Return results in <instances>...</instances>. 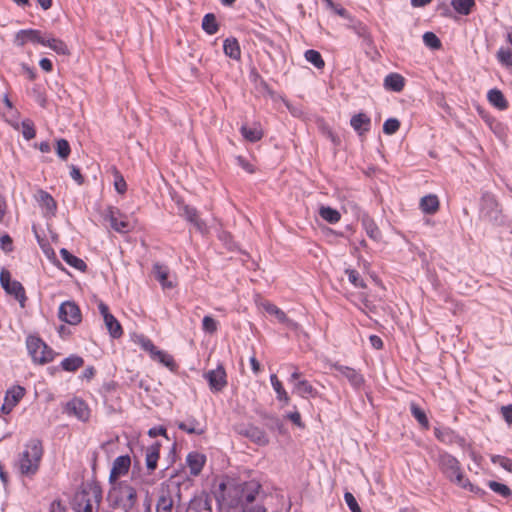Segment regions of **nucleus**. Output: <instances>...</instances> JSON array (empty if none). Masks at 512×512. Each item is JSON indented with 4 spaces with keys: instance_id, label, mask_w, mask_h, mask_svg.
<instances>
[{
    "instance_id": "1",
    "label": "nucleus",
    "mask_w": 512,
    "mask_h": 512,
    "mask_svg": "<svg viewBox=\"0 0 512 512\" xmlns=\"http://www.w3.org/2000/svg\"><path fill=\"white\" fill-rule=\"evenodd\" d=\"M226 484L224 482L219 484L222 500L229 508H241L245 510L246 507L256 500L262 486L256 480H250L241 484L233 485L226 491Z\"/></svg>"
},
{
    "instance_id": "2",
    "label": "nucleus",
    "mask_w": 512,
    "mask_h": 512,
    "mask_svg": "<svg viewBox=\"0 0 512 512\" xmlns=\"http://www.w3.org/2000/svg\"><path fill=\"white\" fill-rule=\"evenodd\" d=\"M43 455L44 448L40 439L32 438L27 441L15 462L19 474L29 479L33 478L40 469Z\"/></svg>"
},
{
    "instance_id": "3",
    "label": "nucleus",
    "mask_w": 512,
    "mask_h": 512,
    "mask_svg": "<svg viewBox=\"0 0 512 512\" xmlns=\"http://www.w3.org/2000/svg\"><path fill=\"white\" fill-rule=\"evenodd\" d=\"M439 467L442 473L457 486L476 494L482 492L480 488L474 486L469 479L465 477L461 470L460 462L453 455L449 453L440 454Z\"/></svg>"
},
{
    "instance_id": "4",
    "label": "nucleus",
    "mask_w": 512,
    "mask_h": 512,
    "mask_svg": "<svg viewBox=\"0 0 512 512\" xmlns=\"http://www.w3.org/2000/svg\"><path fill=\"white\" fill-rule=\"evenodd\" d=\"M107 498L112 507L124 512H131L138 501L136 489L127 481L111 484Z\"/></svg>"
},
{
    "instance_id": "5",
    "label": "nucleus",
    "mask_w": 512,
    "mask_h": 512,
    "mask_svg": "<svg viewBox=\"0 0 512 512\" xmlns=\"http://www.w3.org/2000/svg\"><path fill=\"white\" fill-rule=\"evenodd\" d=\"M102 500V490L97 484H88L78 491L73 499L77 512H95Z\"/></svg>"
},
{
    "instance_id": "6",
    "label": "nucleus",
    "mask_w": 512,
    "mask_h": 512,
    "mask_svg": "<svg viewBox=\"0 0 512 512\" xmlns=\"http://www.w3.org/2000/svg\"><path fill=\"white\" fill-rule=\"evenodd\" d=\"M28 353L34 362L47 363L53 360V351L37 336H29L26 340Z\"/></svg>"
},
{
    "instance_id": "7",
    "label": "nucleus",
    "mask_w": 512,
    "mask_h": 512,
    "mask_svg": "<svg viewBox=\"0 0 512 512\" xmlns=\"http://www.w3.org/2000/svg\"><path fill=\"white\" fill-rule=\"evenodd\" d=\"M0 284L7 294L14 296L21 307L25 306L27 297L23 285L19 281L11 280V274L6 269L1 270Z\"/></svg>"
},
{
    "instance_id": "8",
    "label": "nucleus",
    "mask_w": 512,
    "mask_h": 512,
    "mask_svg": "<svg viewBox=\"0 0 512 512\" xmlns=\"http://www.w3.org/2000/svg\"><path fill=\"white\" fill-rule=\"evenodd\" d=\"M104 217L109 221L111 228L118 233H128L132 230V225L127 217L115 207L109 206Z\"/></svg>"
},
{
    "instance_id": "9",
    "label": "nucleus",
    "mask_w": 512,
    "mask_h": 512,
    "mask_svg": "<svg viewBox=\"0 0 512 512\" xmlns=\"http://www.w3.org/2000/svg\"><path fill=\"white\" fill-rule=\"evenodd\" d=\"M58 318L69 325H78L82 321V313L76 302L64 301L59 306Z\"/></svg>"
},
{
    "instance_id": "10",
    "label": "nucleus",
    "mask_w": 512,
    "mask_h": 512,
    "mask_svg": "<svg viewBox=\"0 0 512 512\" xmlns=\"http://www.w3.org/2000/svg\"><path fill=\"white\" fill-rule=\"evenodd\" d=\"M203 377L207 380L211 392H221L227 386V374L222 364L215 369L204 373Z\"/></svg>"
},
{
    "instance_id": "11",
    "label": "nucleus",
    "mask_w": 512,
    "mask_h": 512,
    "mask_svg": "<svg viewBox=\"0 0 512 512\" xmlns=\"http://www.w3.org/2000/svg\"><path fill=\"white\" fill-rule=\"evenodd\" d=\"M98 310L103 317V321L109 335L114 339L120 338L123 335L122 326L120 322L114 317V315L110 313L108 305H106L103 301H99Z\"/></svg>"
},
{
    "instance_id": "12",
    "label": "nucleus",
    "mask_w": 512,
    "mask_h": 512,
    "mask_svg": "<svg viewBox=\"0 0 512 512\" xmlns=\"http://www.w3.org/2000/svg\"><path fill=\"white\" fill-rule=\"evenodd\" d=\"M25 392V388L20 385H14L9 388L5 393L4 403L1 407L2 413L9 414L24 397Z\"/></svg>"
},
{
    "instance_id": "13",
    "label": "nucleus",
    "mask_w": 512,
    "mask_h": 512,
    "mask_svg": "<svg viewBox=\"0 0 512 512\" xmlns=\"http://www.w3.org/2000/svg\"><path fill=\"white\" fill-rule=\"evenodd\" d=\"M130 465L131 459L129 455H121L115 458L109 475L110 484L118 483L119 481L117 480L128 473Z\"/></svg>"
},
{
    "instance_id": "14",
    "label": "nucleus",
    "mask_w": 512,
    "mask_h": 512,
    "mask_svg": "<svg viewBox=\"0 0 512 512\" xmlns=\"http://www.w3.org/2000/svg\"><path fill=\"white\" fill-rule=\"evenodd\" d=\"M179 214H180V216L185 218L189 223H191L195 227V229L198 232H200L201 234L208 233V227H207L205 221H203L199 217L198 211L196 208L189 206V205H184L180 208Z\"/></svg>"
},
{
    "instance_id": "15",
    "label": "nucleus",
    "mask_w": 512,
    "mask_h": 512,
    "mask_svg": "<svg viewBox=\"0 0 512 512\" xmlns=\"http://www.w3.org/2000/svg\"><path fill=\"white\" fill-rule=\"evenodd\" d=\"M45 34L40 30L36 29H22L17 32L15 37V44L18 46H24L26 43L31 42L34 44L44 43Z\"/></svg>"
},
{
    "instance_id": "16",
    "label": "nucleus",
    "mask_w": 512,
    "mask_h": 512,
    "mask_svg": "<svg viewBox=\"0 0 512 512\" xmlns=\"http://www.w3.org/2000/svg\"><path fill=\"white\" fill-rule=\"evenodd\" d=\"M66 412L75 416L80 421H87L90 417L88 405L79 398H74L66 405Z\"/></svg>"
},
{
    "instance_id": "17",
    "label": "nucleus",
    "mask_w": 512,
    "mask_h": 512,
    "mask_svg": "<svg viewBox=\"0 0 512 512\" xmlns=\"http://www.w3.org/2000/svg\"><path fill=\"white\" fill-rule=\"evenodd\" d=\"M239 433L247 438H249L252 442L256 443L259 446H265L269 443V438L261 428L248 425L239 430Z\"/></svg>"
},
{
    "instance_id": "18",
    "label": "nucleus",
    "mask_w": 512,
    "mask_h": 512,
    "mask_svg": "<svg viewBox=\"0 0 512 512\" xmlns=\"http://www.w3.org/2000/svg\"><path fill=\"white\" fill-rule=\"evenodd\" d=\"M482 213L489 221L498 222L500 220L501 210L494 197L487 196L483 199Z\"/></svg>"
},
{
    "instance_id": "19",
    "label": "nucleus",
    "mask_w": 512,
    "mask_h": 512,
    "mask_svg": "<svg viewBox=\"0 0 512 512\" xmlns=\"http://www.w3.org/2000/svg\"><path fill=\"white\" fill-rule=\"evenodd\" d=\"M36 200L40 207L44 210L45 216H54L57 204L54 198L46 191L39 190L36 195Z\"/></svg>"
},
{
    "instance_id": "20",
    "label": "nucleus",
    "mask_w": 512,
    "mask_h": 512,
    "mask_svg": "<svg viewBox=\"0 0 512 512\" xmlns=\"http://www.w3.org/2000/svg\"><path fill=\"white\" fill-rule=\"evenodd\" d=\"M435 437L445 443V444H458L459 446H464L466 441L463 437L456 434L453 430L449 428L439 429L435 428L434 430Z\"/></svg>"
},
{
    "instance_id": "21",
    "label": "nucleus",
    "mask_w": 512,
    "mask_h": 512,
    "mask_svg": "<svg viewBox=\"0 0 512 512\" xmlns=\"http://www.w3.org/2000/svg\"><path fill=\"white\" fill-rule=\"evenodd\" d=\"M174 499L168 488H161L156 502V512H173Z\"/></svg>"
},
{
    "instance_id": "22",
    "label": "nucleus",
    "mask_w": 512,
    "mask_h": 512,
    "mask_svg": "<svg viewBox=\"0 0 512 512\" xmlns=\"http://www.w3.org/2000/svg\"><path fill=\"white\" fill-rule=\"evenodd\" d=\"M350 125L359 136H362L370 130L371 119L365 113H358L352 116Z\"/></svg>"
},
{
    "instance_id": "23",
    "label": "nucleus",
    "mask_w": 512,
    "mask_h": 512,
    "mask_svg": "<svg viewBox=\"0 0 512 512\" xmlns=\"http://www.w3.org/2000/svg\"><path fill=\"white\" fill-rule=\"evenodd\" d=\"M205 462L206 456L199 452H190L186 458V463L190 470V474L194 476L200 474Z\"/></svg>"
},
{
    "instance_id": "24",
    "label": "nucleus",
    "mask_w": 512,
    "mask_h": 512,
    "mask_svg": "<svg viewBox=\"0 0 512 512\" xmlns=\"http://www.w3.org/2000/svg\"><path fill=\"white\" fill-rule=\"evenodd\" d=\"M263 307L268 314L274 315L279 322L285 324L291 329H297L298 324L295 321L289 319L286 313L273 303L267 302L263 305Z\"/></svg>"
},
{
    "instance_id": "25",
    "label": "nucleus",
    "mask_w": 512,
    "mask_h": 512,
    "mask_svg": "<svg viewBox=\"0 0 512 512\" xmlns=\"http://www.w3.org/2000/svg\"><path fill=\"white\" fill-rule=\"evenodd\" d=\"M186 512H212L211 500L207 495H199L192 498Z\"/></svg>"
},
{
    "instance_id": "26",
    "label": "nucleus",
    "mask_w": 512,
    "mask_h": 512,
    "mask_svg": "<svg viewBox=\"0 0 512 512\" xmlns=\"http://www.w3.org/2000/svg\"><path fill=\"white\" fill-rule=\"evenodd\" d=\"M293 393L301 398H315L318 395L316 388L312 386L307 380H298L294 383Z\"/></svg>"
},
{
    "instance_id": "27",
    "label": "nucleus",
    "mask_w": 512,
    "mask_h": 512,
    "mask_svg": "<svg viewBox=\"0 0 512 512\" xmlns=\"http://www.w3.org/2000/svg\"><path fill=\"white\" fill-rule=\"evenodd\" d=\"M160 447L159 443H154L147 447L145 452V464L146 468L152 472L157 468V463L160 458Z\"/></svg>"
},
{
    "instance_id": "28",
    "label": "nucleus",
    "mask_w": 512,
    "mask_h": 512,
    "mask_svg": "<svg viewBox=\"0 0 512 512\" xmlns=\"http://www.w3.org/2000/svg\"><path fill=\"white\" fill-rule=\"evenodd\" d=\"M337 370L348 379L353 387L359 388L364 384L363 376L355 369L347 366H339Z\"/></svg>"
},
{
    "instance_id": "29",
    "label": "nucleus",
    "mask_w": 512,
    "mask_h": 512,
    "mask_svg": "<svg viewBox=\"0 0 512 512\" xmlns=\"http://www.w3.org/2000/svg\"><path fill=\"white\" fill-rule=\"evenodd\" d=\"M223 51L224 54L230 57L231 59L240 60L241 58L240 45L238 40L234 37H230L224 40Z\"/></svg>"
},
{
    "instance_id": "30",
    "label": "nucleus",
    "mask_w": 512,
    "mask_h": 512,
    "mask_svg": "<svg viewBox=\"0 0 512 512\" xmlns=\"http://www.w3.org/2000/svg\"><path fill=\"white\" fill-rule=\"evenodd\" d=\"M43 46L49 47L53 51H55L57 54L60 55H68L69 49L68 46L64 41L61 39H57L52 37L51 35H46L44 37V43H42Z\"/></svg>"
},
{
    "instance_id": "31",
    "label": "nucleus",
    "mask_w": 512,
    "mask_h": 512,
    "mask_svg": "<svg viewBox=\"0 0 512 512\" xmlns=\"http://www.w3.org/2000/svg\"><path fill=\"white\" fill-rule=\"evenodd\" d=\"M419 206L423 213L435 214L439 209L438 197L434 194L426 195L421 198Z\"/></svg>"
},
{
    "instance_id": "32",
    "label": "nucleus",
    "mask_w": 512,
    "mask_h": 512,
    "mask_svg": "<svg viewBox=\"0 0 512 512\" xmlns=\"http://www.w3.org/2000/svg\"><path fill=\"white\" fill-rule=\"evenodd\" d=\"M240 133L245 140L251 143H255L261 140L264 135L259 124H255L253 127L242 125L240 128Z\"/></svg>"
},
{
    "instance_id": "33",
    "label": "nucleus",
    "mask_w": 512,
    "mask_h": 512,
    "mask_svg": "<svg viewBox=\"0 0 512 512\" xmlns=\"http://www.w3.org/2000/svg\"><path fill=\"white\" fill-rule=\"evenodd\" d=\"M487 99L492 106L501 111L508 108V102L505 99L504 94L497 88L488 91Z\"/></svg>"
},
{
    "instance_id": "34",
    "label": "nucleus",
    "mask_w": 512,
    "mask_h": 512,
    "mask_svg": "<svg viewBox=\"0 0 512 512\" xmlns=\"http://www.w3.org/2000/svg\"><path fill=\"white\" fill-rule=\"evenodd\" d=\"M405 85V79L398 73H390L384 79V86L394 92H400Z\"/></svg>"
},
{
    "instance_id": "35",
    "label": "nucleus",
    "mask_w": 512,
    "mask_h": 512,
    "mask_svg": "<svg viewBox=\"0 0 512 512\" xmlns=\"http://www.w3.org/2000/svg\"><path fill=\"white\" fill-rule=\"evenodd\" d=\"M362 226L366 232V234L374 241H379L381 239V231L378 228L375 221L369 216H363L361 220Z\"/></svg>"
},
{
    "instance_id": "36",
    "label": "nucleus",
    "mask_w": 512,
    "mask_h": 512,
    "mask_svg": "<svg viewBox=\"0 0 512 512\" xmlns=\"http://www.w3.org/2000/svg\"><path fill=\"white\" fill-rule=\"evenodd\" d=\"M151 359L161 363L172 372L176 371L178 368L173 356L163 350L157 349L154 355L151 356Z\"/></svg>"
},
{
    "instance_id": "37",
    "label": "nucleus",
    "mask_w": 512,
    "mask_h": 512,
    "mask_svg": "<svg viewBox=\"0 0 512 512\" xmlns=\"http://www.w3.org/2000/svg\"><path fill=\"white\" fill-rule=\"evenodd\" d=\"M60 255H61L62 259L69 266H71V267H73V268H75V269H77L79 271H82V272H84L86 270V268H87L86 263L82 259H80V258L76 257L75 255L71 254L67 249L62 248L60 250Z\"/></svg>"
},
{
    "instance_id": "38",
    "label": "nucleus",
    "mask_w": 512,
    "mask_h": 512,
    "mask_svg": "<svg viewBox=\"0 0 512 512\" xmlns=\"http://www.w3.org/2000/svg\"><path fill=\"white\" fill-rule=\"evenodd\" d=\"M168 272V268L162 264L155 263L153 265V274L164 289L173 287V284L167 280Z\"/></svg>"
},
{
    "instance_id": "39",
    "label": "nucleus",
    "mask_w": 512,
    "mask_h": 512,
    "mask_svg": "<svg viewBox=\"0 0 512 512\" xmlns=\"http://www.w3.org/2000/svg\"><path fill=\"white\" fill-rule=\"evenodd\" d=\"M177 426L180 430L188 434L201 435L204 433V429L200 427L199 422L194 417H190L186 421L178 422Z\"/></svg>"
},
{
    "instance_id": "40",
    "label": "nucleus",
    "mask_w": 512,
    "mask_h": 512,
    "mask_svg": "<svg viewBox=\"0 0 512 512\" xmlns=\"http://www.w3.org/2000/svg\"><path fill=\"white\" fill-rule=\"evenodd\" d=\"M270 382L273 387V390L276 393L277 400L284 402V404H288L290 401V397L286 390L284 389L281 381L278 379V377L275 374L270 375Z\"/></svg>"
},
{
    "instance_id": "41",
    "label": "nucleus",
    "mask_w": 512,
    "mask_h": 512,
    "mask_svg": "<svg viewBox=\"0 0 512 512\" xmlns=\"http://www.w3.org/2000/svg\"><path fill=\"white\" fill-rule=\"evenodd\" d=\"M351 29L358 35V37L362 38L365 45L371 46L373 44V39L365 24L357 21L351 25Z\"/></svg>"
},
{
    "instance_id": "42",
    "label": "nucleus",
    "mask_w": 512,
    "mask_h": 512,
    "mask_svg": "<svg viewBox=\"0 0 512 512\" xmlns=\"http://www.w3.org/2000/svg\"><path fill=\"white\" fill-rule=\"evenodd\" d=\"M84 360L82 357L77 355H71L61 361V368L65 371L73 372L82 367Z\"/></svg>"
},
{
    "instance_id": "43",
    "label": "nucleus",
    "mask_w": 512,
    "mask_h": 512,
    "mask_svg": "<svg viewBox=\"0 0 512 512\" xmlns=\"http://www.w3.org/2000/svg\"><path fill=\"white\" fill-rule=\"evenodd\" d=\"M319 215L321 216L322 219H324L330 224H335L339 222L341 219V214L339 213V211L329 206H322L319 209Z\"/></svg>"
},
{
    "instance_id": "44",
    "label": "nucleus",
    "mask_w": 512,
    "mask_h": 512,
    "mask_svg": "<svg viewBox=\"0 0 512 512\" xmlns=\"http://www.w3.org/2000/svg\"><path fill=\"white\" fill-rule=\"evenodd\" d=\"M202 29L208 34V35H214L219 30V25L216 21V17L212 13H208L203 17L202 20Z\"/></svg>"
},
{
    "instance_id": "45",
    "label": "nucleus",
    "mask_w": 512,
    "mask_h": 512,
    "mask_svg": "<svg viewBox=\"0 0 512 512\" xmlns=\"http://www.w3.org/2000/svg\"><path fill=\"white\" fill-rule=\"evenodd\" d=\"M454 10L461 15H469L475 6L474 0H452Z\"/></svg>"
},
{
    "instance_id": "46",
    "label": "nucleus",
    "mask_w": 512,
    "mask_h": 512,
    "mask_svg": "<svg viewBox=\"0 0 512 512\" xmlns=\"http://www.w3.org/2000/svg\"><path fill=\"white\" fill-rule=\"evenodd\" d=\"M410 412L423 428H429V420L426 413L416 403L410 404Z\"/></svg>"
},
{
    "instance_id": "47",
    "label": "nucleus",
    "mask_w": 512,
    "mask_h": 512,
    "mask_svg": "<svg viewBox=\"0 0 512 512\" xmlns=\"http://www.w3.org/2000/svg\"><path fill=\"white\" fill-rule=\"evenodd\" d=\"M304 56L309 63H311L318 69H321L325 66V62L321 54L317 50L309 49L305 52Z\"/></svg>"
},
{
    "instance_id": "48",
    "label": "nucleus",
    "mask_w": 512,
    "mask_h": 512,
    "mask_svg": "<svg viewBox=\"0 0 512 512\" xmlns=\"http://www.w3.org/2000/svg\"><path fill=\"white\" fill-rule=\"evenodd\" d=\"M487 485L494 493H496L504 498H508L512 495L511 489L505 484L491 480V481H488Z\"/></svg>"
},
{
    "instance_id": "49",
    "label": "nucleus",
    "mask_w": 512,
    "mask_h": 512,
    "mask_svg": "<svg viewBox=\"0 0 512 512\" xmlns=\"http://www.w3.org/2000/svg\"><path fill=\"white\" fill-rule=\"evenodd\" d=\"M135 342L146 352L149 353L150 357L154 355L157 351V347L153 344V342L144 335H139L136 337Z\"/></svg>"
},
{
    "instance_id": "50",
    "label": "nucleus",
    "mask_w": 512,
    "mask_h": 512,
    "mask_svg": "<svg viewBox=\"0 0 512 512\" xmlns=\"http://www.w3.org/2000/svg\"><path fill=\"white\" fill-rule=\"evenodd\" d=\"M423 42L427 47L433 50H439L442 47L440 39L433 32H425L423 34Z\"/></svg>"
},
{
    "instance_id": "51",
    "label": "nucleus",
    "mask_w": 512,
    "mask_h": 512,
    "mask_svg": "<svg viewBox=\"0 0 512 512\" xmlns=\"http://www.w3.org/2000/svg\"><path fill=\"white\" fill-rule=\"evenodd\" d=\"M345 274L348 277L349 282L356 288H365L366 284L361 278L359 272L355 269H346Z\"/></svg>"
},
{
    "instance_id": "52",
    "label": "nucleus",
    "mask_w": 512,
    "mask_h": 512,
    "mask_svg": "<svg viewBox=\"0 0 512 512\" xmlns=\"http://www.w3.org/2000/svg\"><path fill=\"white\" fill-rule=\"evenodd\" d=\"M218 321L211 316H204L202 319V329L205 333L214 334L218 330Z\"/></svg>"
},
{
    "instance_id": "53",
    "label": "nucleus",
    "mask_w": 512,
    "mask_h": 512,
    "mask_svg": "<svg viewBox=\"0 0 512 512\" xmlns=\"http://www.w3.org/2000/svg\"><path fill=\"white\" fill-rule=\"evenodd\" d=\"M56 152H57V155L65 160L68 158V156L70 155V152H71V149H70V145H69V142L65 139H59L57 140L56 142Z\"/></svg>"
},
{
    "instance_id": "54",
    "label": "nucleus",
    "mask_w": 512,
    "mask_h": 512,
    "mask_svg": "<svg viewBox=\"0 0 512 512\" xmlns=\"http://www.w3.org/2000/svg\"><path fill=\"white\" fill-rule=\"evenodd\" d=\"M497 59L502 65L506 67H512L511 50L501 47L497 52Z\"/></svg>"
},
{
    "instance_id": "55",
    "label": "nucleus",
    "mask_w": 512,
    "mask_h": 512,
    "mask_svg": "<svg viewBox=\"0 0 512 512\" xmlns=\"http://www.w3.org/2000/svg\"><path fill=\"white\" fill-rule=\"evenodd\" d=\"M400 128V121L396 118H389L383 124V132L387 135L395 134Z\"/></svg>"
},
{
    "instance_id": "56",
    "label": "nucleus",
    "mask_w": 512,
    "mask_h": 512,
    "mask_svg": "<svg viewBox=\"0 0 512 512\" xmlns=\"http://www.w3.org/2000/svg\"><path fill=\"white\" fill-rule=\"evenodd\" d=\"M114 187L119 194H124L127 191V184L124 177L120 172L114 168Z\"/></svg>"
},
{
    "instance_id": "57",
    "label": "nucleus",
    "mask_w": 512,
    "mask_h": 512,
    "mask_svg": "<svg viewBox=\"0 0 512 512\" xmlns=\"http://www.w3.org/2000/svg\"><path fill=\"white\" fill-rule=\"evenodd\" d=\"M491 461L494 464L500 465L503 469L512 472V459L501 455H494L492 456Z\"/></svg>"
},
{
    "instance_id": "58",
    "label": "nucleus",
    "mask_w": 512,
    "mask_h": 512,
    "mask_svg": "<svg viewBox=\"0 0 512 512\" xmlns=\"http://www.w3.org/2000/svg\"><path fill=\"white\" fill-rule=\"evenodd\" d=\"M344 500L351 512H362L352 493L345 492Z\"/></svg>"
},
{
    "instance_id": "59",
    "label": "nucleus",
    "mask_w": 512,
    "mask_h": 512,
    "mask_svg": "<svg viewBox=\"0 0 512 512\" xmlns=\"http://www.w3.org/2000/svg\"><path fill=\"white\" fill-rule=\"evenodd\" d=\"M22 128H23V131H22L23 137L26 140H31L35 137L36 131L30 122L23 121Z\"/></svg>"
},
{
    "instance_id": "60",
    "label": "nucleus",
    "mask_w": 512,
    "mask_h": 512,
    "mask_svg": "<svg viewBox=\"0 0 512 512\" xmlns=\"http://www.w3.org/2000/svg\"><path fill=\"white\" fill-rule=\"evenodd\" d=\"M70 176L78 185L83 184L84 178L80 172V169L75 165L70 166Z\"/></svg>"
},
{
    "instance_id": "61",
    "label": "nucleus",
    "mask_w": 512,
    "mask_h": 512,
    "mask_svg": "<svg viewBox=\"0 0 512 512\" xmlns=\"http://www.w3.org/2000/svg\"><path fill=\"white\" fill-rule=\"evenodd\" d=\"M286 417L291 422H293L296 426H298L300 428L304 427V423L302 422L301 415L297 410L287 413Z\"/></svg>"
},
{
    "instance_id": "62",
    "label": "nucleus",
    "mask_w": 512,
    "mask_h": 512,
    "mask_svg": "<svg viewBox=\"0 0 512 512\" xmlns=\"http://www.w3.org/2000/svg\"><path fill=\"white\" fill-rule=\"evenodd\" d=\"M501 415L504 420L511 425L512 424V404L501 407Z\"/></svg>"
},
{
    "instance_id": "63",
    "label": "nucleus",
    "mask_w": 512,
    "mask_h": 512,
    "mask_svg": "<svg viewBox=\"0 0 512 512\" xmlns=\"http://www.w3.org/2000/svg\"><path fill=\"white\" fill-rule=\"evenodd\" d=\"M148 435L150 437L165 436L166 429L163 426L152 427L151 429H149Z\"/></svg>"
},
{
    "instance_id": "64",
    "label": "nucleus",
    "mask_w": 512,
    "mask_h": 512,
    "mask_svg": "<svg viewBox=\"0 0 512 512\" xmlns=\"http://www.w3.org/2000/svg\"><path fill=\"white\" fill-rule=\"evenodd\" d=\"M369 341H370L371 346L374 349L380 350V349L383 348V341H382V339L379 336L371 335L369 337Z\"/></svg>"
}]
</instances>
